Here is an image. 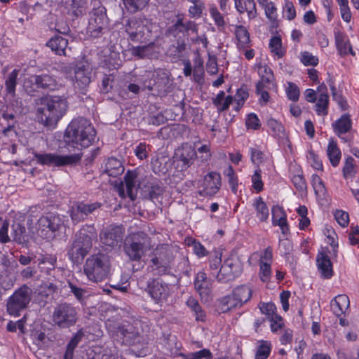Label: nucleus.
<instances>
[{
  "label": "nucleus",
  "instance_id": "a19ab883",
  "mask_svg": "<svg viewBox=\"0 0 359 359\" xmlns=\"http://www.w3.org/2000/svg\"><path fill=\"white\" fill-rule=\"evenodd\" d=\"M257 212V217L261 222H265L269 217V211L266 204L264 202L262 197H258L255 199L253 203Z\"/></svg>",
  "mask_w": 359,
  "mask_h": 359
},
{
  "label": "nucleus",
  "instance_id": "bf43d9fd",
  "mask_svg": "<svg viewBox=\"0 0 359 359\" xmlns=\"http://www.w3.org/2000/svg\"><path fill=\"white\" fill-rule=\"evenodd\" d=\"M259 309L263 314L266 316V318L270 319L277 315L276 313V306L272 302L262 303L259 305Z\"/></svg>",
  "mask_w": 359,
  "mask_h": 359
},
{
  "label": "nucleus",
  "instance_id": "8fccbe9b",
  "mask_svg": "<svg viewBox=\"0 0 359 359\" xmlns=\"http://www.w3.org/2000/svg\"><path fill=\"white\" fill-rule=\"evenodd\" d=\"M312 186L317 196H324L326 194V188L323 181L316 174L312 175Z\"/></svg>",
  "mask_w": 359,
  "mask_h": 359
},
{
  "label": "nucleus",
  "instance_id": "c85d7f7f",
  "mask_svg": "<svg viewBox=\"0 0 359 359\" xmlns=\"http://www.w3.org/2000/svg\"><path fill=\"white\" fill-rule=\"evenodd\" d=\"M68 40L60 35L55 34L51 37L48 42L46 46L49 47L52 51L56 55H66V49L68 47Z\"/></svg>",
  "mask_w": 359,
  "mask_h": 359
},
{
  "label": "nucleus",
  "instance_id": "bb28decb",
  "mask_svg": "<svg viewBox=\"0 0 359 359\" xmlns=\"http://www.w3.org/2000/svg\"><path fill=\"white\" fill-rule=\"evenodd\" d=\"M334 39L337 48L341 56L351 54L355 55L347 35L339 30L334 31Z\"/></svg>",
  "mask_w": 359,
  "mask_h": 359
},
{
  "label": "nucleus",
  "instance_id": "0eeeda50",
  "mask_svg": "<svg viewBox=\"0 0 359 359\" xmlns=\"http://www.w3.org/2000/svg\"><path fill=\"white\" fill-rule=\"evenodd\" d=\"M57 86V81L53 75L46 73L32 74L24 81V88L27 95L36 96L46 90H53Z\"/></svg>",
  "mask_w": 359,
  "mask_h": 359
},
{
  "label": "nucleus",
  "instance_id": "e2e57ef3",
  "mask_svg": "<svg viewBox=\"0 0 359 359\" xmlns=\"http://www.w3.org/2000/svg\"><path fill=\"white\" fill-rule=\"evenodd\" d=\"M334 218L337 223L342 227L347 226L349 223V215L348 212L341 210H337L334 214Z\"/></svg>",
  "mask_w": 359,
  "mask_h": 359
},
{
  "label": "nucleus",
  "instance_id": "cd10ccee",
  "mask_svg": "<svg viewBox=\"0 0 359 359\" xmlns=\"http://www.w3.org/2000/svg\"><path fill=\"white\" fill-rule=\"evenodd\" d=\"M334 133L341 137V135L348 133L352 128V120L348 114H344L332 124Z\"/></svg>",
  "mask_w": 359,
  "mask_h": 359
},
{
  "label": "nucleus",
  "instance_id": "7c9ffc66",
  "mask_svg": "<svg viewBox=\"0 0 359 359\" xmlns=\"http://www.w3.org/2000/svg\"><path fill=\"white\" fill-rule=\"evenodd\" d=\"M156 43L150 42L144 46H131L129 51L131 55L137 59L151 58L154 56Z\"/></svg>",
  "mask_w": 359,
  "mask_h": 359
},
{
  "label": "nucleus",
  "instance_id": "aec40b11",
  "mask_svg": "<svg viewBox=\"0 0 359 359\" xmlns=\"http://www.w3.org/2000/svg\"><path fill=\"white\" fill-rule=\"evenodd\" d=\"M174 157L182 163L181 170H185L194 163V158L197 157V153L191 145L185 144L175 151Z\"/></svg>",
  "mask_w": 359,
  "mask_h": 359
},
{
  "label": "nucleus",
  "instance_id": "5701e85b",
  "mask_svg": "<svg viewBox=\"0 0 359 359\" xmlns=\"http://www.w3.org/2000/svg\"><path fill=\"white\" fill-rule=\"evenodd\" d=\"M316 265L320 277L323 279H330L334 276L332 263L325 252H319L318 253Z\"/></svg>",
  "mask_w": 359,
  "mask_h": 359
},
{
  "label": "nucleus",
  "instance_id": "052dcab7",
  "mask_svg": "<svg viewBox=\"0 0 359 359\" xmlns=\"http://www.w3.org/2000/svg\"><path fill=\"white\" fill-rule=\"evenodd\" d=\"M198 153L199 156L196 158H198L200 161L203 163L208 162L210 160L212 157V154L210 151V144H203L200 147L198 148L196 153Z\"/></svg>",
  "mask_w": 359,
  "mask_h": 359
},
{
  "label": "nucleus",
  "instance_id": "ea45409f",
  "mask_svg": "<svg viewBox=\"0 0 359 359\" xmlns=\"http://www.w3.org/2000/svg\"><path fill=\"white\" fill-rule=\"evenodd\" d=\"M126 9L130 13L142 11L149 5L150 0H122Z\"/></svg>",
  "mask_w": 359,
  "mask_h": 359
},
{
  "label": "nucleus",
  "instance_id": "423d86ee",
  "mask_svg": "<svg viewBox=\"0 0 359 359\" xmlns=\"http://www.w3.org/2000/svg\"><path fill=\"white\" fill-rule=\"evenodd\" d=\"M36 163L48 167L74 166L78 164L83 156L82 153L72 155H60L57 153L33 152Z\"/></svg>",
  "mask_w": 359,
  "mask_h": 359
},
{
  "label": "nucleus",
  "instance_id": "c9c22d12",
  "mask_svg": "<svg viewBox=\"0 0 359 359\" xmlns=\"http://www.w3.org/2000/svg\"><path fill=\"white\" fill-rule=\"evenodd\" d=\"M240 273L231 271L226 264H222L217 274L216 278L221 283H227L233 281Z\"/></svg>",
  "mask_w": 359,
  "mask_h": 359
},
{
  "label": "nucleus",
  "instance_id": "4c0bfd02",
  "mask_svg": "<svg viewBox=\"0 0 359 359\" xmlns=\"http://www.w3.org/2000/svg\"><path fill=\"white\" fill-rule=\"evenodd\" d=\"M232 293L240 302L241 305L243 306L250 299L252 291L248 286L241 285L233 289Z\"/></svg>",
  "mask_w": 359,
  "mask_h": 359
},
{
  "label": "nucleus",
  "instance_id": "4468645a",
  "mask_svg": "<svg viewBox=\"0 0 359 359\" xmlns=\"http://www.w3.org/2000/svg\"><path fill=\"white\" fill-rule=\"evenodd\" d=\"M128 40L134 43H145L149 40V29L136 18L129 19L125 25Z\"/></svg>",
  "mask_w": 359,
  "mask_h": 359
},
{
  "label": "nucleus",
  "instance_id": "5fc2aeb1",
  "mask_svg": "<svg viewBox=\"0 0 359 359\" xmlns=\"http://www.w3.org/2000/svg\"><path fill=\"white\" fill-rule=\"evenodd\" d=\"M224 175L228 177L229 184L231 186V191L236 194L238 189V178L235 175L234 170L231 165H229L224 171Z\"/></svg>",
  "mask_w": 359,
  "mask_h": 359
},
{
  "label": "nucleus",
  "instance_id": "6e6552de",
  "mask_svg": "<svg viewBox=\"0 0 359 359\" xmlns=\"http://www.w3.org/2000/svg\"><path fill=\"white\" fill-rule=\"evenodd\" d=\"M32 297V290L27 285H23L17 289L8 299L6 310L9 315L15 317L20 316L21 312L28 307Z\"/></svg>",
  "mask_w": 359,
  "mask_h": 359
},
{
  "label": "nucleus",
  "instance_id": "49530a36",
  "mask_svg": "<svg viewBox=\"0 0 359 359\" xmlns=\"http://www.w3.org/2000/svg\"><path fill=\"white\" fill-rule=\"evenodd\" d=\"M2 118L6 121L5 123H1V126H3V133L4 135H8V133L15 128L16 123L15 117L13 114L4 113Z\"/></svg>",
  "mask_w": 359,
  "mask_h": 359
},
{
  "label": "nucleus",
  "instance_id": "20e7f679",
  "mask_svg": "<svg viewBox=\"0 0 359 359\" xmlns=\"http://www.w3.org/2000/svg\"><path fill=\"white\" fill-rule=\"evenodd\" d=\"M110 271V259L106 253L98 252L88 257L83 266V272L89 280L101 282Z\"/></svg>",
  "mask_w": 359,
  "mask_h": 359
},
{
  "label": "nucleus",
  "instance_id": "f3484780",
  "mask_svg": "<svg viewBox=\"0 0 359 359\" xmlns=\"http://www.w3.org/2000/svg\"><path fill=\"white\" fill-rule=\"evenodd\" d=\"M100 207L101 203L98 202L93 203H85L83 202L74 203L69 210V215L72 222L74 224L83 222L90 214L93 213Z\"/></svg>",
  "mask_w": 359,
  "mask_h": 359
},
{
  "label": "nucleus",
  "instance_id": "b1692460",
  "mask_svg": "<svg viewBox=\"0 0 359 359\" xmlns=\"http://www.w3.org/2000/svg\"><path fill=\"white\" fill-rule=\"evenodd\" d=\"M12 241L23 247H28L30 234L25 224L22 222H15L11 226Z\"/></svg>",
  "mask_w": 359,
  "mask_h": 359
},
{
  "label": "nucleus",
  "instance_id": "603ef678",
  "mask_svg": "<svg viewBox=\"0 0 359 359\" xmlns=\"http://www.w3.org/2000/svg\"><path fill=\"white\" fill-rule=\"evenodd\" d=\"M86 0H72L71 6L73 14L78 17L82 15L86 12Z\"/></svg>",
  "mask_w": 359,
  "mask_h": 359
},
{
  "label": "nucleus",
  "instance_id": "a211bd4d",
  "mask_svg": "<svg viewBox=\"0 0 359 359\" xmlns=\"http://www.w3.org/2000/svg\"><path fill=\"white\" fill-rule=\"evenodd\" d=\"M146 290L156 302L165 300L170 293L168 285L158 278L149 279Z\"/></svg>",
  "mask_w": 359,
  "mask_h": 359
},
{
  "label": "nucleus",
  "instance_id": "9d476101",
  "mask_svg": "<svg viewBox=\"0 0 359 359\" xmlns=\"http://www.w3.org/2000/svg\"><path fill=\"white\" fill-rule=\"evenodd\" d=\"M111 337L122 345L133 346L140 344L141 337L137 329L133 325L127 323L109 327Z\"/></svg>",
  "mask_w": 359,
  "mask_h": 359
},
{
  "label": "nucleus",
  "instance_id": "0e129e2a",
  "mask_svg": "<svg viewBox=\"0 0 359 359\" xmlns=\"http://www.w3.org/2000/svg\"><path fill=\"white\" fill-rule=\"evenodd\" d=\"M271 268L269 262H260L259 277L263 282L267 281L271 277Z\"/></svg>",
  "mask_w": 359,
  "mask_h": 359
},
{
  "label": "nucleus",
  "instance_id": "58836bf2",
  "mask_svg": "<svg viewBox=\"0 0 359 359\" xmlns=\"http://www.w3.org/2000/svg\"><path fill=\"white\" fill-rule=\"evenodd\" d=\"M18 74L19 70L15 69L8 74L5 81L6 93L13 97L15 96V89L18 83L17 79Z\"/></svg>",
  "mask_w": 359,
  "mask_h": 359
},
{
  "label": "nucleus",
  "instance_id": "dca6fc26",
  "mask_svg": "<svg viewBox=\"0 0 359 359\" xmlns=\"http://www.w3.org/2000/svg\"><path fill=\"white\" fill-rule=\"evenodd\" d=\"M170 262L169 252L165 248H156L151 255L150 267L156 274L162 276L168 273Z\"/></svg>",
  "mask_w": 359,
  "mask_h": 359
},
{
  "label": "nucleus",
  "instance_id": "de8ad7c7",
  "mask_svg": "<svg viewBox=\"0 0 359 359\" xmlns=\"http://www.w3.org/2000/svg\"><path fill=\"white\" fill-rule=\"evenodd\" d=\"M329 103V95L327 93H322L316 104V111L318 115H327Z\"/></svg>",
  "mask_w": 359,
  "mask_h": 359
},
{
  "label": "nucleus",
  "instance_id": "412c9836",
  "mask_svg": "<svg viewBox=\"0 0 359 359\" xmlns=\"http://www.w3.org/2000/svg\"><path fill=\"white\" fill-rule=\"evenodd\" d=\"M221 177L218 172H210L204 177L203 189L199 191L201 196H212L219 189Z\"/></svg>",
  "mask_w": 359,
  "mask_h": 359
},
{
  "label": "nucleus",
  "instance_id": "a878e982",
  "mask_svg": "<svg viewBox=\"0 0 359 359\" xmlns=\"http://www.w3.org/2000/svg\"><path fill=\"white\" fill-rule=\"evenodd\" d=\"M139 170L138 169L128 170L125 176L124 181L126 183V187L127 193L130 198L134 201L136 198L137 189V184L141 180L139 179Z\"/></svg>",
  "mask_w": 359,
  "mask_h": 359
},
{
  "label": "nucleus",
  "instance_id": "f257e3e1",
  "mask_svg": "<svg viewBox=\"0 0 359 359\" xmlns=\"http://www.w3.org/2000/svg\"><path fill=\"white\" fill-rule=\"evenodd\" d=\"M37 117L46 127L53 128L64 116L68 109L65 95H43L36 101Z\"/></svg>",
  "mask_w": 359,
  "mask_h": 359
},
{
  "label": "nucleus",
  "instance_id": "6ab92c4d",
  "mask_svg": "<svg viewBox=\"0 0 359 359\" xmlns=\"http://www.w3.org/2000/svg\"><path fill=\"white\" fill-rule=\"evenodd\" d=\"M39 229L42 232L45 231V236L48 232L54 233L59 231L63 226L64 223L62 218L59 215L48 213L41 217L38 221Z\"/></svg>",
  "mask_w": 359,
  "mask_h": 359
},
{
  "label": "nucleus",
  "instance_id": "4be33fe9",
  "mask_svg": "<svg viewBox=\"0 0 359 359\" xmlns=\"http://www.w3.org/2000/svg\"><path fill=\"white\" fill-rule=\"evenodd\" d=\"M194 287L202 299L208 301L212 292L211 280L207 278L206 273L199 271L194 279Z\"/></svg>",
  "mask_w": 359,
  "mask_h": 359
},
{
  "label": "nucleus",
  "instance_id": "2eb2a0df",
  "mask_svg": "<svg viewBox=\"0 0 359 359\" xmlns=\"http://www.w3.org/2000/svg\"><path fill=\"white\" fill-rule=\"evenodd\" d=\"M137 189L141 191L143 198L151 201L158 198L164 191L161 181L152 176L142 179L137 184Z\"/></svg>",
  "mask_w": 359,
  "mask_h": 359
},
{
  "label": "nucleus",
  "instance_id": "3c124183",
  "mask_svg": "<svg viewBox=\"0 0 359 359\" xmlns=\"http://www.w3.org/2000/svg\"><path fill=\"white\" fill-rule=\"evenodd\" d=\"M205 8V4L202 1L194 3L188 10L189 17L192 18H200L203 15Z\"/></svg>",
  "mask_w": 359,
  "mask_h": 359
},
{
  "label": "nucleus",
  "instance_id": "37998d69",
  "mask_svg": "<svg viewBox=\"0 0 359 359\" xmlns=\"http://www.w3.org/2000/svg\"><path fill=\"white\" fill-rule=\"evenodd\" d=\"M269 46L271 53L276 55L278 58H281L285 55L286 51L283 48L280 36H273L269 41Z\"/></svg>",
  "mask_w": 359,
  "mask_h": 359
},
{
  "label": "nucleus",
  "instance_id": "774afa93",
  "mask_svg": "<svg viewBox=\"0 0 359 359\" xmlns=\"http://www.w3.org/2000/svg\"><path fill=\"white\" fill-rule=\"evenodd\" d=\"M245 124L248 128L253 130H258L261 127L260 121L258 116L254 113H251L248 116Z\"/></svg>",
  "mask_w": 359,
  "mask_h": 359
},
{
  "label": "nucleus",
  "instance_id": "f8f14e48",
  "mask_svg": "<svg viewBox=\"0 0 359 359\" xmlns=\"http://www.w3.org/2000/svg\"><path fill=\"white\" fill-rule=\"evenodd\" d=\"M189 32L198 33V25L194 21L186 20L184 14L178 13L175 21L166 29V34L175 39H185L189 35Z\"/></svg>",
  "mask_w": 359,
  "mask_h": 359
},
{
  "label": "nucleus",
  "instance_id": "393cba45",
  "mask_svg": "<svg viewBox=\"0 0 359 359\" xmlns=\"http://www.w3.org/2000/svg\"><path fill=\"white\" fill-rule=\"evenodd\" d=\"M74 87L79 88L82 93L85 94L84 90H86L91 82V72L87 69L84 65H81L74 69Z\"/></svg>",
  "mask_w": 359,
  "mask_h": 359
},
{
  "label": "nucleus",
  "instance_id": "e433bc0d",
  "mask_svg": "<svg viewBox=\"0 0 359 359\" xmlns=\"http://www.w3.org/2000/svg\"><path fill=\"white\" fill-rule=\"evenodd\" d=\"M235 34L236 39L238 40V46L242 48H246L248 47L250 42V33L245 27L243 25H236Z\"/></svg>",
  "mask_w": 359,
  "mask_h": 359
},
{
  "label": "nucleus",
  "instance_id": "69168bd1",
  "mask_svg": "<svg viewBox=\"0 0 359 359\" xmlns=\"http://www.w3.org/2000/svg\"><path fill=\"white\" fill-rule=\"evenodd\" d=\"M265 14L267 18L272 22H275L277 20V8L275 4L270 1L264 6Z\"/></svg>",
  "mask_w": 359,
  "mask_h": 359
},
{
  "label": "nucleus",
  "instance_id": "c756f323",
  "mask_svg": "<svg viewBox=\"0 0 359 359\" xmlns=\"http://www.w3.org/2000/svg\"><path fill=\"white\" fill-rule=\"evenodd\" d=\"M241 306L240 302H238L236 297L231 293L218 300L217 310L219 313H224Z\"/></svg>",
  "mask_w": 359,
  "mask_h": 359
},
{
  "label": "nucleus",
  "instance_id": "13d9d810",
  "mask_svg": "<svg viewBox=\"0 0 359 359\" xmlns=\"http://www.w3.org/2000/svg\"><path fill=\"white\" fill-rule=\"evenodd\" d=\"M68 285L70 289V292L74 295L76 299L79 302H82L84 299V297L87 291L85 289L79 287L72 281H68Z\"/></svg>",
  "mask_w": 359,
  "mask_h": 359
},
{
  "label": "nucleus",
  "instance_id": "ddd939ff",
  "mask_svg": "<svg viewBox=\"0 0 359 359\" xmlns=\"http://www.w3.org/2000/svg\"><path fill=\"white\" fill-rule=\"evenodd\" d=\"M124 228L122 226L109 225L104 227L100 233L102 244L107 248L114 249L121 245Z\"/></svg>",
  "mask_w": 359,
  "mask_h": 359
},
{
  "label": "nucleus",
  "instance_id": "1a4fd4ad",
  "mask_svg": "<svg viewBox=\"0 0 359 359\" xmlns=\"http://www.w3.org/2000/svg\"><path fill=\"white\" fill-rule=\"evenodd\" d=\"M149 237L143 231L133 233L123 245V251L131 261L140 262L147 252Z\"/></svg>",
  "mask_w": 359,
  "mask_h": 359
},
{
  "label": "nucleus",
  "instance_id": "f03ea898",
  "mask_svg": "<svg viewBox=\"0 0 359 359\" xmlns=\"http://www.w3.org/2000/svg\"><path fill=\"white\" fill-rule=\"evenodd\" d=\"M95 135L96 131L90 121L83 117H79L72 120L68 125L64 139L67 146L81 149L91 145Z\"/></svg>",
  "mask_w": 359,
  "mask_h": 359
},
{
  "label": "nucleus",
  "instance_id": "7ed1b4c3",
  "mask_svg": "<svg viewBox=\"0 0 359 359\" xmlns=\"http://www.w3.org/2000/svg\"><path fill=\"white\" fill-rule=\"evenodd\" d=\"M95 232L93 226H83L67 245V256L74 265H81L93 247V237Z\"/></svg>",
  "mask_w": 359,
  "mask_h": 359
},
{
  "label": "nucleus",
  "instance_id": "338daca9",
  "mask_svg": "<svg viewBox=\"0 0 359 359\" xmlns=\"http://www.w3.org/2000/svg\"><path fill=\"white\" fill-rule=\"evenodd\" d=\"M301 61L306 66H316L318 63V59L307 51L302 53Z\"/></svg>",
  "mask_w": 359,
  "mask_h": 359
},
{
  "label": "nucleus",
  "instance_id": "72a5a7b5",
  "mask_svg": "<svg viewBox=\"0 0 359 359\" xmlns=\"http://www.w3.org/2000/svg\"><path fill=\"white\" fill-rule=\"evenodd\" d=\"M327 155L329 158L331 165L333 167H337L340 162L341 153L337 146V142L333 138L330 139L327 149Z\"/></svg>",
  "mask_w": 359,
  "mask_h": 359
},
{
  "label": "nucleus",
  "instance_id": "2f4dec72",
  "mask_svg": "<svg viewBox=\"0 0 359 359\" xmlns=\"http://www.w3.org/2000/svg\"><path fill=\"white\" fill-rule=\"evenodd\" d=\"M187 46L185 39L179 37L176 39L175 43L170 46L168 53L175 60H182L186 55Z\"/></svg>",
  "mask_w": 359,
  "mask_h": 359
},
{
  "label": "nucleus",
  "instance_id": "680f3d73",
  "mask_svg": "<svg viewBox=\"0 0 359 359\" xmlns=\"http://www.w3.org/2000/svg\"><path fill=\"white\" fill-rule=\"evenodd\" d=\"M288 86L286 89L287 95L289 100L296 102L299 97V90L298 86L292 83L288 82Z\"/></svg>",
  "mask_w": 359,
  "mask_h": 359
},
{
  "label": "nucleus",
  "instance_id": "473e14b6",
  "mask_svg": "<svg viewBox=\"0 0 359 359\" xmlns=\"http://www.w3.org/2000/svg\"><path fill=\"white\" fill-rule=\"evenodd\" d=\"M124 172V167L121 161L111 157L109 158L105 163L104 172L109 176L116 177Z\"/></svg>",
  "mask_w": 359,
  "mask_h": 359
},
{
  "label": "nucleus",
  "instance_id": "a18cd8bd",
  "mask_svg": "<svg viewBox=\"0 0 359 359\" xmlns=\"http://www.w3.org/2000/svg\"><path fill=\"white\" fill-rule=\"evenodd\" d=\"M114 73L104 74L102 79L100 90L102 93H108L112 91L115 83Z\"/></svg>",
  "mask_w": 359,
  "mask_h": 359
},
{
  "label": "nucleus",
  "instance_id": "4d7b16f0",
  "mask_svg": "<svg viewBox=\"0 0 359 359\" xmlns=\"http://www.w3.org/2000/svg\"><path fill=\"white\" fill-rule=\"evenodd\" d=\"M353 162L354 158L352 156H348L346 159L342 170L343 175L346 179L352 177L355 173V165Z\"/></svg>",
  "mask_w": 359,
  "mask_h": 359
},
{
  "label": "nucleus",
  "instance_id": "39448f33",
  "mask_svg": "<svg viewBox=\"0 0 359 359\" xmlns=\"http://www.w3.org/2000/svg\"><path fill=\"white\" fill-rule=\"evenodd\" d=\"M79 308L72 303L57 304L53 313V320L60 329H69L76 325L79 320Z\"/></svg>",
  "mask_w": 359,
  "mask_h": 359
},
{
  "label": "nucleus",
  "instance_id": "864d4df0",
  "mask_svg": "<svg viewBox=\"0 0 359 359\" xmlns=\"http://www.w3.org/2000/svg\"><path fill=\"white\" fill-rule=\"evenodd\" d=\"M210 13L213 18L215 25L218 27L219 30H223L225 27V21L222 15L219 12L215 6H212L210 8Z\"/></svg>",
  "mask_w": 359,
  "mask_h": 359
},
{
  "label": "nucleus",
  "instance_id": "6e6d98bb",
  "mask_svg": "<svg viewBox=\"0 0 359 359\" xmlns=\"http://www.w3.org/2000/svg\"><path fill=\"white\" fill-rule=\"evenodd\" d=\"M266 125L272 132L273 136H279L284 132V128L281 123L273 118H270L267 120Z\"/></svg>",
  "mask_w": 359,
  "mask_h": 359
},
{
  "label": "nucleus",
  "instance_id": "f704fd0d",
  "mask_svg": "<svg viewBox=\"0 0 359 359\" xmlns=\"http://www.w3.org/2000/svg\"><path fill=\"white\" fill-rule=\"evenodd\" d=\"M39 266L41 271H45L48 275H51L56 267L57 257L53 255H46L39 259Z\"/></svg>",
  "mask_w": 359,
  "mask_h": 359
},
{
  "label": "nucleus",
  "instance_id": "79ce46f5",
  "mask_svg": "<svg viewBox=\"0 0 359 359\" xmlns=\"http://www.w3.org/2000/svg\"><path fill=\"white\" fill-rule=\"evenodd\" d=\"M272 222L274 226H283L287 224V217L283 209L278 206L274 205L271 210Z\"/></svg>",
  "mask_w": 359,
  "mask_h": 359
},
{
  "label": "nucleus",
  "instance_id": "c03bdc74",
  "mask_svg": "<svg viewBox=\"0 0 359 359\" xmlns=\"http://www.w3.org/2000/svg\"><path fill=\"white\" fill-rule=\"evenodd\" d=\"M271 351V344L269 341H259V345L255 353V359H266Z\"/></svg>",
  "mask_w": 359,
  "mask_h": 359
},
{
  "label": "nucleus",
  "instance_id": "9b49d317",
  "mask_svg": "<svg viewBox=\"0 0 359 359\" xmlns=\"http://www.w3.org/2000/svg\"><path fill=\"white\" fill-rule=\"evenodd\" d=\"M109 19L107 15V9L100 6L93 10L92 15L89 19L87 32L93 38H99L108 30Z\"/></svg>",
  "mask_w": 359,
  "mask_h": 359
},
{
  "label": "nucleus",
  "instance_id": "09e8293b",
  "mask_svg": "<svg viewBox=\"0 0 359 359\" xmlns=\"http://www.w3.org/2000/svg\"><path fill=\"white\" fill-rule=\"evenodd\" d=\"M187 245L193 248L195 255L198 257H205L208 255V251L197 240L190 238L186 240Z\"/></svg>",
  "mask_w": 359,
  "mask_h": 359
}]
</instances>
